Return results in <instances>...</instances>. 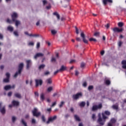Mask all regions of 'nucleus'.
Here are the masks:
<instances>
[{"label": "nucleus", "mask_w": 126, "mask_h": 126, "mask_svg": "<svg viewBox=\"0 0 126 126\" xmlns=\"http://www.w3.org/2000/svg\"><path fill=\"white\" fill-rule=\"evenodd\" d=\"M15 97L18 98L19 99L21 98V94L19 93H16L14 94Z\"/></svg>", "instance_id": "obj_21"}, {"label": "nucleus", "mask_w": 126, "mask_h": 126, "mask_svg": "<svg viewBox=\"0 0 126 126\" xmlns=\"http://www.w3.org/2000/svg\"><path fill=\"white\" fill-rule=\"evenodd\" d=\"M40 100L41 101H44V100H45V94H44V93L40 94Z\"/></svg>", "instance_id": "obj_20"}, {"label": "nucleus", "mask_w": 126, "mask_h": 126, "mask_svg": "<svg viewBox=\"0 0 126 126\" xmlns=\"http://www.w3.org/2000/svg\"><path fill=\"white\" fill-rule=\"evenodd\" d=\"M99 32H95V33H94V36H99Z\"/></svg>", "instance_id": "obj_59"}, {"label": "nucleus", "mask_w": 126, "mask_h": 126, "mask_svg": "<svg viewBox=\"0 0 126 126\" xmlns=\"http://www.w3.org/2000/svg\"><path fill=\"white\" fill-rule=\"evenodd\" d=\"M8 97H10L12 95V92H9L7 94Z\"/></svg>", "instance_id": "obj_51"}, {"label": "nucleus", "mask_w": 126, "mask_h": 126, "mask_svg": "<svg viewBox=\"0 0 126 126\" xmlns=\"http://www.w3.org/2000/svg\"><path fill=\"white\" fill-rule=\"evenodd\" d=\"M106 116H110L111 115V112H110V111H108V110H106L104 111V113H102V118L101 117V114L99 113L98 114V119L97 120V123H98V124L99 125H100V126H104V124H105V122H106V119H108V117ZM103 120H104V121H103Z\"/></svg>", "instance_id": "obj_1"}, {"label": "nucleus", "mask_w": 126, "mask_h": 126, "mask_svg": "<svg viewBox=\"0 0 126 126\" xmlns=\"http://www.w3.org/2000/svg\"><path fill=\"white\" fill-rule=\"evenodd\" d=\"M6 78H8L9 79V78L10 77V74H9V73L7 72L6 73Z\"/></svg>", "instance_id": "obj_41"}, {"label": "nucleus", "mask_w": 126, "mask_h": 126, "mask_svg": "<svg viewBox=\"0 0 126 126\" xmlns=\"http://www.w3.org/2000/svg\"><path fill=\"white\" fill-rule=\"evenodd\" d=\"M85 66V63H81V68H83V67H84Z\"/></svg>", "instance_id": "obj_47"}, {"label": "nucleus", "mask_w": 126, "mask_h": 126, "mask_svg": "<svg viewBox=\"0 0 126 126\" xmlns=\"http://www.w3.org/2000/svg\"><path fill=\"white\" fill-rule=\"evenodd\" d=\"M75 29H76V34H78L79 33L78 29H77V28L76 27H75Z\"/></svg>", "instance_id": "obj_60"}, {"label": "nucleus", "mask_w": 126, "mask_h": 126, "mask_svg": "<svg viewBox=\"0 0 126 126\" xmlns=\"http://www.w3.org/2000/svg\"><path fill=\"white\" fill-rule=\"evenodd\" d=\"M93 88H94L93 86H90L88 87V90H92V89H93Z\"/></svg>", "instance_id": "obj_49"}, {"label": "nucleus", "mask_w": 126, "mask_h": 126, "mask_svg": "<svg viewBox=\"0 0 126 126\" xmlns=\"http://www.w3.org/2000/svg\"><path fill=\"white\" fill-rule=\"evenodd\" d=\"M14 34L15 35V36H17V37H18V36L19 35L18 34V32L17 31L14 32Z\"/></svg>", "instance_id": "obj_45"}, {"label": "nucleus", "mask_w": 126, "mask_h": 126, "mask_svg": "<svg viewBox=\"0 0 126 126\" xmlns=\"http://www.w3.org/2000/svg\"><path fill=\"white\" fill-rule=\"evenodd\" d=\"M105 84H106V85H110V84H111V81L109 80H107L105 81Z\"/></svg>", "instance_id": "obj_38"}, {"label": "nucleus", "mask_w": 126, "mask_h": 126, "mask_svg": "<svg viewBox=\"0 0 126 126\" xmlns=\"http://www.w3.org/2000/svg\"><path fill=\"white\" fill-rule=\"evenodd\" d=\"M51 61L52 63H55L56 62V58L52 57Z\"/></svg>", "instance_id": "obj_43"}, {"label": "nucleus", "mask_w": 126, "mask_h": 126, "mask_svg": "<svg viewBox=\"0 0 126 126\" xmlns=\"http://www.w3.org/2000/svg\"><path fill=\"white\" fill-rule=\"evenodd\" d=\"M14 22H15V25L17 27H18V25H20V21L15 20Z\"/></svg>", "instance_id": "obj_26"}, {"label": "nucleus", "mask_w": 126, "mask_h": 126, "mask_svg": "<svg viewBox=\"0 0 126 126\" xmlns=\"http://www.w3.org/2000/svg\"><path fill=\"white\" fill-rule=\"evenodd\" d=\"M32 113L33 117H36V118H38L41 116V112H38V109H37L36 108H34L32 110Z\"/></svg>", "instance_id": "obj_3"}, {"label": "nucleus", "mask_w": 126, "mask_h": 126, "mask_svg": "<svg viewBox=\"0 0 126 126\" xmlns=\"http://www.w3.org/2000/svg\"><path fill=\"white\" fill-rule=\"evenodd\" d=\"M32 124H36V120H35L34 119H32Z\"/></svg>", "instance_id": "obj_44"}, {"label": "nucleus", "mask_w": 126, "mask_h": 126, "mask_svg": "<svg viewBox=\"0 0 126 126\" xmlns=\"http://www.w3.org/2000/svg\"><path fill=\"white\" fill-rule=\"evenodd\" d=\"M15 87V85H13L12 87L10 85H6L4 87V90H6V91L10 90L11 88L12 89H14Z\"/></svg>", "instance_id": "obj_7"}, {"label": "nucleus", "mask_w": 126, "mask_h": 126, "mask_svg": "<svg viewBox=\"0 0 126 126\" xmlns=\"http://www.w3.org/2000/svg\"><path fill=\"white\" fill-rule=\"evenodd\" d=\"M12 104L13 106H19V102L16 101V100H13L12 102Z\"/></svg>", "instance_id": "obj_14"}, {"label": "nucleus", "mask_w": 126, "mask_h": 126, "mask_svg": "<svg viewBox=\"0 0 126 126\" xmlns=\"http://www.w3.org/2000/svg\"><path fill=\"white\" fill-rule=\"evenodd\" d=\"M7 22L8 23H11V22H12V21H11L10 19H7Z\"/></svg>", "instance_id": "obj_54"}, {"label": "nucleus", "mask_w": 126, "mask_h": 126, "mask_svg": "<svg viewBox=\"0 0 126 126\" xmlns=\"http://www.w3.org/2000/svg\"><path fill=\"white\" fill-rule=\"evenodd\" d=\"M122 64H123L122 68L126 69V60H123L122 61Z\"/></svg>", "instance_id": "obj_13"}, {"label": "nucleus", "mask_w": 126, "mask_h": 126, "mask_svg": "<svg viewBox=\"0 0 126 126\" xmlns=\"http://www.w3.org/2000/svg\"><path fill=\"white\" fill-rule=\"evenodd\" d=\"M3 82H5V83H8V82H9V79L8 78L4 79Z\"/></svg>", "instance_id": "obj_33"}, {"label": "nucleus", "mask_w": 126, "mask_h": 126, "mask_svg": "<svg viewBox=\"0 0 126 126\" xmlns=\"http://www.w3.org/2000/svg\"><path fill=\"white\" fill-rule=\"evenodd\" d=\"M44 56V54L42 53H37L35 56H34V59H37V58H39V57H43Z\"/></svg>", "instance_id": "obj_16"}, {"label": "nucleus", "mask_w": 126, "mask_h": 126, "mask_svg": "<svg viewBox=\"0 0 126 126\" xmlns=\"http://www.w3.org/2000/svg\"><path fill=\"white\" fill-rule=\"evenodd\" d=\"M45 66H46V65H45V64H42L39 65V66L38 67V69H43L45 68Z\"/></svg>", "instance_id": "obj_25"}, {"label": "nucleus", "mask_w": 126, "mask_h": 126, "mask_svg": "<svg viewBox=\"0 0 126 126\" xmlns=\"http://www.w3.org/2000/svg\"><path fill=\"white\" fill-rule=\"evenodd\" d=\"M80 36L83 39V42H84L85 44H88V40H87V39L85 38V34H84V32H81Z\"/></svg>", "instance_id": "obj_5"}, {"label": "nucleus", "mask_w": 126, "mask_h": 126, "mask_svg": "<svg viewBox=\"0 0 126 126\" xmlns=\"http://www.w3.org/2000/svg\"><path fill=\"white\" fill-rule=\"evenodd\" d=\"M110 122H111V124H116V122H117V120H116L115 119V118H112L110 120Z\"/></svg>", "instance_id": "obj_28"}, {"label": "nucleus", "mask_w": 126, "mask_h": 126, "mask_svg": "<svg viewBox=\"0 0 126 126\" xmlns=\"http://www.w3.org/2000/svg\"><path fill=\"white\" fill-rule=\"evenodd\" d=\"M51 33L53 35H55V34H57V31L56 30H52Z\"/></svg>", "instance_id": "obj_39"}, {"label": "nucleus", "mask_w": 126, "mask_h": 126, "mask_svg": "<svg viewBox=\"0 0 126 126\" xmlns=\"http://www.w3.org/2000/svg\"><path fill=\"white\" fill-rule=\"evenodd\" d=\"M24 64L23 63H21L19 65V69H18V71L16 72L14 75V77L16 78L18 76L19 74H21V71H22V69H23V66Z\"/></svg>", "instance_id": "obj_2"}, {"label": "nucleus", "mask_w": 126, "mask_h": 126, "mask_svg": "<svg viewBox=\"0 0 126 126\" xmlns=\"http://www.w3.org/2000/svg\"><path fill=\"white\" fill-rule=\"evenodd\" d=\"M118 25L119 27H123V26H124V23L119 22V23H118Z\"/></svg>", "instance_id": "obj_34"}, {"label": "nucleus", "mask_w": 126, "mask_h": 126, "mask_svg": "<svg viewBox=\"0 0 126 126\" xmlns=\"http://www.w3.org/2000/svg\"><path fill=\"white\" fill-rule=\"evenodd\" d=\"M27 63V69H29V67L31 66V60H27L26 61Z\"/></svg>", "instance_id": "obj_11"}, {"label": "nucleus", "mask_w": 126, "mask_h": 126, "mask_svg": "<svg viewBox=\"0 0 126 126\" xmlns=\"http://www.w3.org/2000/svg\"><path fill=\"white\" fill-rule=\"evenodd\" d=\"M53 15H55V16H56V17L58 19V20H60V19H61V16H60V14H59V13H58V12H54Z\"/></svg>", "instance_id": "obj_15"}, {"label": "nucleus", "mask_w": 126, "mask_h": 126, "mask_svg": "<svg viewBox=\"0 0 126 126\" xmlns=\"http://www.w3.org/2000/svg\"><path fill=\"white\" fill-rule=\"evenodd\" d=\"M41 120L43 123H46V118L45 117V115H42Z\"/></svg>", "instance_id": "obj_29"}, {"label": "nucleus", "mask_w": 126, "mask_h": 126, "mask_svg": "<svg viewBox=\"0 0 126 126\" xmlns=\"http://www.w3.org/2000/svg\"><path fill=\"white\" fill-rule=\"evenodd\" d=\"M51 91H53V87H49L47 89V92H51Z\"/></svg>", "instance_id": "obj_37"}, {"label": "nucleus", "mask_w": 126, "mask_h": 126, "mask_svg": "<svg viewBox=\"0 0 126 126\" xmlns=\"http://www.w3.org/2000/svg\"><path fill=\"white\" fill-rule=\"evenodd\" d=\"M92 111H97V105H94L93 106Z\"/></svg>", "instance_id": "obj_36"}, {"label": "nucleus", "mask_w": 126, "mask_h": 126, "mask_svg": "<svg viewBox=\"0 0 126 126\" xmlns=\"http://www.w3.org/2000/svg\"><path fill=\"white\" fill-rule=\"evenodd\" d=\"M112 108L114 110H118L119 109V106L116 105H113L112 106Z\"/></svg>", "instance_id": "obj_30"}, {"label": "nucleus", "mask_w": 126, "mask_h": 126, "mask_svg": "<svg viewBox=\"0 0 126 126\" xmlns=\"http://www.w3.org/2000/svg\"><path fill=\"white\" fill-rule=\"evenodd\" d=\"M11 17L12 21L15 22V20H16V18L18 17V15H17V13H13L11 15Z\"/></svg>", "instance_id": "obj_9"}, {"label": "nucleus", "mask_w": 126, "mask_h": 126, "mask_svg": "<svg viewBox=\"0 0 126 126\" xmlns=\"http://www.w3.org/2000/svg\"><path fill=\"white\" fill-rule=\"evenodd\" d=\"M12 121L13 123H14V122H15V121H16V118L14 116H13L12 117Z\"/></svg>", "instance_id": "obj_42"}, {"label": "nucleus", "mask_w": 126, "mask_h": 126, "mask_svg": "<svg viewBox=\"0 0 126 126\" xmlns=\"http://www.w3.org/2000/svg\"><path fill=\"white\" fill-rule=\"evenodd\" d=\"M74 118L77 122H80V121H81V120H80V118H79L77 115H75L74 116Z\"/></svg>", "instance_id": "obj_17"}, {"label": "nucleus", "mask_w": 126, "mask_h": 126, "mask_svg": "<svg viewBox=\"0 0 126 126\" xmlns=\"http://www.w3.org/2000/svg\"><path fill=\"white\" fill-rule=\"evenodd\" d=\"M83 86H84V87H86V86H87V83H86V82H84Z\"/></svg>", "instance_id": "obj_53"}, {"label": "nucleus", "mask_w": 126, "mask_h": 126, "mask_svg": "<svg viewBox=\"0 0 126 126\" xmlns=\"http://www.w3.org/2000/svg\"><path fill=\"white\" fill-rule=\"evenodd\" d=\"M76 41H77L78 42H81V38L80 37H77L76 38Z\"/></svg>", "instance_id": "obj_50"}, {"label": "nucleus", "mask_w": 126, "mask_h": 126, "mask_svg": "<svg viewBox=\"0 0 126 126\" xmlns=\"http://www.w3.org/2000/svg\"><path fill=\"white\" fill-rule=\"evenodd\" d=\"M35 83H36V87L37 86H39V85H42L43 84V81L42 80H35Z\"/></svg>", "instance_id": "obj_10"}, {"label": "nucleus", "mask_w": 126, "mask_h": 126, "mask_svg": "<svg viewBox=\"0 0 126 126\" xmlns=\"http://www.w3.org/2000/svg\"><path fill=\"white\" fill-rule=\"evenodd\" d=\"M34 95L36 97H39V93H38V92H34Z\"/></svg>", "instance_id": "obj_48"}, {"label": "nucleus", "mask_w": 126, "mask_h": 126, "mask_svg": "<svg viewBox=\"0 0 126 126\" xmlns=\"http://www.w3.org/2000/svg\"><path fill=\"white\" fill-rule=\"evenodd\" d=\"M7 31L12 32V31H13V28L12 27L9 26L7 27Z\"/></svg>", "instance_id": "obj_24"}, {"label": "nucleus", "mask_w": 126, "mask_h": 126, "mask_svg": "<svg viewBox=\"0 0 126 126\" xmlns=\"http://www.w3.org/2000/svg\"><path fill=\"white\" fill-rule=\"evenodd\" d=\"M47 82L48 84H52V79H51V78L48 79L47 80Z\"/></svg>", "instance_id": "obj_32"}, {"label": "nucleus", "mask_w": 126, "mask_h": 126, "mask_svg": "<svg viewBox=\"0 0 126 126\" xmlns=\"http://www.w3.org/2000/svg\"><path fill=\"white\" fill-rule=\"evenodd\" d=\"M94 41V42H97V40L95 39V38H90L89 39V41L90 42H92V41Z\"/></svg>", "instance_id": "obj_31"}, {"label": "nucleus", "mask_w": 126, "mask_h": 126, "mask_svg": "<svg viewBox=\"0 0 126 126\" xmlns=\"http://www.w3.org/2000/svg\"><path fill=\"white\" fill-rule=\"evenodd\" d=\"M39 34H33L32 37H39Z\"/></svg>", "instance_id": "obj_64"}, {"label": "nucleus", "mask_w": 126, "mask_h": 126, "mask_svg": "<svg viewBox=\"0 0 126 126\" xmlns=\"http://www.w3.org/2000/svg\"><path fill=\"white\" fill-rule=\"evenodd\" d=\"M50 74V72L49 71H46L44 73V75H49Z\"/></svg>", "instance_id": "obj_55"}, {"label": "nucleus", "mask_w": 126, "mask_h": 126, "mask_svg": "<svg viewBox=\"0 0 126 126\" xmlns=\"http://www.w3.org/2000/svg\"><path fill=\"white\" fill-rule=\"evenodd\" d=\"M21 123H22V125H23L24 126H28L27 123L26 122H25L24 119H22Z\"/></svg>", "instance_id": "obj_27"}, {"label": "nucleus", "mask_w": 126, "mask_h": 126, "mask_svg": "<svg viewBox=\"0 0 126 126\" xmlns=\"http://www.w3.org/2000/svg\"><path fill=\"white\" fill-rule=\"evenodd\" d=\"M51 7H52V6H51V5H49L46 6V8L47 9H51Z\"/></svg>", "instance_id": "obj_56"}, {"label": "nucleus", "mask_w": 126, "mask_h": 126, "mask_svg": "<svg viewBox=\"0 0 126 126\" xmlns=\"http://www.w3.org/2000/svg\"><path fill=\"white\" fill-rule=\"evenodd\" d=\"M36 47H37V49H39V48H40V43H39V42H37Z\"/></svg>", "instance_id": "obj_62"}, {"label": "nucleus", "mask_w": 126, "mask_h": 126, "mask_svg": "<svg viewBox=\"0 0 126 126\" xmlns=\"http://www.w3.org/2000/svg\"><path fill=\"white\" fill-rule=\"evenodd\" d=\"M57 119V116H54L53 117H51L48 118V121L46 122V124L49 125L50 123H53L54 121Z\"/></svg>", "instance_id": "obj_4"}, {"label": "nucleus", "mask_w": 126, "mask_h": 126, "mask_svg": "<svg viewBox=\"0 0 126 126\" xmlns=\"http://www.w3.org/2000/svg\"><path fill=\"white\" fill-rule=\"evenodd\" d=\"M102 107H103L102 103L99 104L98 105H96V110H100L102 109Z\"/></svg>", "instance_id": "obj_23"}, {"label": "nucleus", "mask_w": 126, "mask_h": 126, "mask_svg": "<svg viewBox=\"0 0 126 126\" xmlns=\"http://www.w3.org/2000/svg\"><path fill=\"white\" fill-rule=\"evenodd\" d=\"M92 119L93 120V121H96V115L95 114H93L92 115Z\"/></svg>", "instance_id": "obj_35"}, {"label": "nucleus", "mask_w": 126, "mask_h": 126, "mask_svg": "<svg viewBox=\"0 0 126 126\" xmlns=\"http://www.w3.org/2000/svg\"><path fill=\"white\" fill-rule=\"evenodd\" d=\"M64 104V102L63 101H62L60 105H59L60 108H62V107H63Z\"/></svg>", "instance_id": "obj_40"}, {"label": "nucleus", "mask_w": 126, "mask_h": 126, "mask_svg": "<svg viewBox=\"0 0 126 126\" xmlns=\"http://www.w3.org/2000/svg\"><path fill=\"white\" fill-rule=\"evenodd\" d=\"M0 112L1 114H5V107L3 106L2 108H0Z\"/></svg>", "instance_id": "obj_19"}, {"label": "nucleus", "mask_w": 126, "mask_h": 126, "mask_svg": "<svg viewBox=\"0 0 126 126\" xmlns=\"http://www.w3.org/2000/svg\"><path fill=\"white\" fill-rule=\"evenodd\" d=\"M56 105H57V102H54L53 103V104L51 105V107H55V106H56Z\"/></svg>", "instance_id": "obj_52"}, {"label": "nucleus", "mask_w": 126, "mask_h": 126, "mask_svg": "<svg viewBox=\"0 0 126 126\" xmlns=\"http://www.w3.org/2000/svg\"><path fill=\"white\" fill-rule=\"evenodd\" d=\"M81 96H82V94L81 93H77L76 94H74L72 98L74 100H77V99H79L80 97H81Z\"/></svg>", "instance_id": "obj_6"}, {"label": "nucleus", "mask_w": 126, "mask_h": 126, "mask_svg": "<svg viewBox=\"0 0 126 126\" xmlns=\"http://www.w3.org/2000/svg\"><path fill=\"white\" fill-rule=\"evenodd\" d=\"M113 31L116 33V32H118V33H120V32H123L124 31L123 29H119V28H114L112 29Z\"/></svg>", "instance_id": "obj_8"}, {"label": "nucleus", "mask_w": 126, "mask_h": 126, "mask_svg": "<svg viewBox=\"0 0 126 126\" xmlns=\"http://www.w3.org/2000/svg\"><path fill=\"white\" fill-rule=\"evenodd\" d=\"M60 71H60V69H59V70H57V71H56L55 72H54L55 75H56V74H57V73H58L59 72H60Z\"/></svg>", "instance_id": "obj_58"}, {"label": "nucleus", "mask_w": 126, "mask_h": 126, "mask_svg": "<svg viewBox=\"0 0 126 126\" xmlns=\"http://www.w3.org/2000/svg\"><path fill=\"white\" fill-rule=\"evenodd\" d=\"M112 3L113 2V0H103V3L104 5H107V3Z\"/></svg>", "instance_id": "obj_12"}, {"label": "nucleus", "mask_w": 126, "mask_h": 126, "mask_svg": "<svg viewBox=\"0 0 126 126\" xmlns=\"http://www.w3.org/2000/svg\"><path fill=\"white\" fill-rule=\"evenodd\" d=\"M85 104H86L85 102L82 101L79 103V105L80 106V107H81V108H82V107H85Z\"/></svg>", "instance_id": "obj_22"}, {"label": "nucleus", "mask_w": 126, "mask_h": 126, "mask_svg": "<svg viewBox=\"0 0 126 126\" xmlns=\"http://www.w3.org/2000/svg\"><path fill=\"white\" fill-rule=\"evenodd\" d=\"M60 71H64V70H66V66L64 65H62L61 68L59 69Z\"/></svg>", "instance_id": "obj_18"}, {"label": "nucleus", "mask_w": 126, "mask_h": 126, "mask_svg": "<svg viewBox=\"0 0 126 126\" xmlns=\"http://www.w3.org/2000/svg\"><path fill=\"white\" fill-rule=\"evenodd\" d=\"M46 3H47V0H43V5H45V4H46Z\"/></svg>", "instance_id": "obj_63"}, {"label": "nucleus", "mask_w": 126, "mask_h": 126, "mask_svg": "<svg viewBox=\"0 0 126 126\" xmlns=\"http://www.w3.org/2000/svg\"><path fill=\"white\" fill-rule=\"evenodd\" d=\"M29 45L30 46H34V43L32 42H29Z\"/></svg>", "instance_id": "obj_57"}, {"label": "nucleus", "mask_w": 126, "mask_h": 126, "mask_svg": "<svg viewBox=\"0 0 126 126\" xmlns=\"http://www.w3.org/2000/svg\"><path fill=\"white\" fill-rule=\"evenodd\" d=\"M122 45H123V42L121 41H120L118 42V46H119V47H122Z\"/></svg>", "instance_id": "obj_46"}, {"label": "nucleus", "mask_w": 126, "mask_h": 126, "mask_svg": "<svg viewBox=\"0 0 126 126\" xmlns=\"http://www.w3.org/2000/svg\"><path fill=\"white\" fill-rule=\"evenodd\" d=\"M36 26H39L40 25V21L37 22V23H36Z\"/></svg>", "instance_id": "obj_61"}]
</instances>
